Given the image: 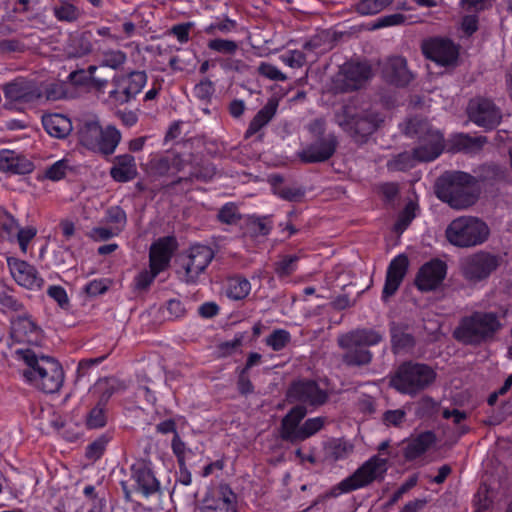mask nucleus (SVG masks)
<instances>
[{"label":"nucleus","instance_id":"3c124183","mask_svg":"<svg viewBox=\"0 0 512 512\" xmlns=\"http://www.w3.org/2000/svg\"><path fill=\"white\" fill-rule=\"evenodd\" d=\"M171 449L177 459V464L186 463L188 459L195 455L192 449L186 446V443L181 439L178 432H175L172 438Z\"/></svg>","mask_w":512,"mask_h":512},{"label":"nucleus","instance_id":"5fc2aeb1","mask_svg":"<svg viewBox=\"0 0 512 512\" xmlns=\"http://www.w3.org/2000/svg\"><path fill=\"white\" fill-rule=\"evenodd\" d=\"M306 194V190L302 186H280L276 188V195L289 202H299Z\"/></svg>","mask_w":512,"mask_h":512},{"label":"nucleus","instance_id":"4468645a","mask_svg":"<svg viewBox=\"0 0 512 512\" xmlns=\"http://www.w3.org/2000/svg\"><path fill=\"white\" fill-rule=\"evenodd\" d=\"M421 48L427 59L444 67L454 65L459 57V46L449 38H431L424 41Z\"/></svg>","mask_w":512,"mask_h":512},{"label":"nucleus","instance_id":"ddd939ff","mask_svg":"<svg viewBox=\"0 0 512 512\" xmlns=\"http://www.w3.org/2000/svg\"><path fill=\"white\" fill-rule=\"evenodd\" d=\"M288 397L297 405L317 408L328 401L329 395L316 381L306 379L293 382L288 389Z\"/></svg>","mask_w":512,"mask_h":512},{"label":"nucleus","instance_id":"e433bc0d","mask_svg":"<svg viewBox=\"0 0 512 512\" xmlns=\"http://www.w3.org/2000/svg\"><path fill=\"white\" fill-rule=\"evenodd\" d=\"M101 125L96 120H86L81 123L78 130L79 143L94 152V148L98 147L97 136L101 134Z\"/></svg>","mask_w":512,"mask_h":512},{"label":"nucleus","instance_id":"dca6fc26","mask_svg":"<svg viewBox=\"0 0 512 512\" xmlns=\"http://www.w3.org/2000/svg\"><path fill=\"white\" fill-rule=\"evenodd\" d=\"M199 512H238V497L227 484L210 489Z\"/></svg>","mask_w":512,"mask_h":512},{"label":"nucleus","instance_id":"9d476101","mask_svg":"<svg viewBox=\"0 0 512 512\" xmlns=\"http://www.w3.org/2000/svg\"><path fill=\"white\" fill-rule=\"evenodd\" d=\"M387 460L377 455L370 457L355 472L343 479L336 489L340 494L365 488L378 479H383L387 471Z\"/></svg>","mask_w":512,"mask_h":512},{"label":"nucleus","instance_id":"c85d7f7f","mask_svg":"<svg viewBox=\"0 0 512 512\" xmlns=\"http://www.w3.org/2000/svg\"><path fill=\"white\" fill-rule=\"evenodd\" d=\"M111 178L118 183H127L137 176V166L134 156L122 154L114 158V164L110 169Z\"/></svg>","mask_w":512,"mask_h":512},{"label":"nucleus","instance_id":"f8f14e48","mask_svg":"<svg viewBox=\"0 0 512 512\" xmlns=\"http://www.w3.org/2000/svg\"><path fill=\"white\" fill-rule=\"evenodd\" d=\"M371 76L372 70L369 64L347 62L341 67L335 79V87L341 92L355 91L363 87Z\"/></svg>","mask_w":512,"mask_h":512},{"label":"nucleus","instance_id":"774afa93","mask_svg":"<svg viewBox=\"0 0 512 512\" xmlns=\"http://www.w3.org/2000/svg\"><path fill=\"white\" fill-rule=\"evenodd\" d=\"M193 26L192 22L180 23L173 25L170 29V34L175 36L179 43L185 44L190 39V30Z\"/></svg>","mask_w":512,"mask_h":512},{"label":"nucleus","instance_id":"052dcab7","mask_svg":"<svg viewBox=\"0 0 512 512\" xmlns=\"http://www.w3.org/2000/svg\"><path fill=\"white\" fill-rule=\"evenodd\" d=\"M436 377L437 373L432 367L418 363V391L431 386Z\"/></svg>","mask_w":512,"mask_h":512},{"label":"nucleus","instance_id":"4c0bfd02","mask_svg":"<svg viewBox=\"0 0 512 512\" xmlns=\"http://www.w3.org/2000/svg\"><path fill=\"white\" fill-rule=\"evenodd\" d=\"M52 13L55 19L62 23H75L81 16V9L71 0H57L52 7Z\"/></svg>","mask_w":512,"mask_h":512},{"label":"nucleus","instance_id":"aec40b11","mask_svg":"<svg viewBox=\"0 0 512 512\" xmlns=\"http://www.w3.org/2000/svg\"><path fill=\"white\" fill-rule=\"evenodd\" d=\"M131 480L135 489L145 497H149L160 491V482L155 477L151 464L144 460H137L131 467Z\"/></svg>","mask_w":512,"mask_h":512},{"label":"nucleus","instance_id":"de8ad7c7","mask_svg":"<svg viewBox=\"0 0 512 512\" xmlns=\"http://www.w3.org/2000/svg\"><path fill=\"white\" fill-rule=\"evenodd\" d=\"M207 47L213 52L224 55H234L238 50V44L236 41L224 38L209 39Z\"/></svg>","mask_w":512,"mask_h":512},{"label":"nucleus","instance_id":"603ef678","mask_svg":"<svg viewBox=\"0 0 512 512\" xmlns=\"http://www.w3.org/2000/svg\"><path fill=\"white\" fill-rule=\"evenodd\" d=\"M416 216V202L410 201L405 209L399 214L397 221L394 224V231L396 233H403L409 224Z\"/></svg>","mask_w":512,"mask_h":512},{"label":"nucleus","instance_id":"a878e982","mask_svg":"<svg viewBox=\"0 0 512 512\" xmlns=\"http://www.w3.org/2000/svg\"><path fill=\"white\" fill-rule=\"evenodd\" d=\"M34 170V164L25 155L14 150H0V172L25 175Z\"/></svg>","mask_w":512,"mask_h":512},{"label":"nucleus","instance_id":"ea45409f","mask_svg":"<svg viewBox=\"0 0 512 512\" xmlns=\"http://www.w3.org/2000/svg\"><path fill=\"white\" fill-rule=\"evenodd\" d=\"M416 164V148L393 156L387 161V169L391 172L407 171Z\"/></svg>","mask_w":512,"mask_h":512},{"label":"nucleus","instance_id":"c03bdc74","mask_svg":"<svg viewBox=\"0 0 512 512\" xmlns=\"http://www.w3.org/2000/svg\"><path fill=\"white\" fill-rule=\"evenodd\" d=\"M105 220L117 232L121 233L127 224V214L125 210L118 206H110L105 213Z\"/></svg>","mask_w":512,"mask_h":512},{"label":"nucleus","instance_id":"c756f323","mask_svg":"<svg viewBox=\"0 0 512 512\" xmlns=\"http://www.w3.org/2000/svg\"><path fill=\"white\" fill-rule=\"evenodd\" d=\"M278 101L271 98L267 103L255 114L250 121L248 128L244 133L245 139H249L259 133L274 118L278 109Z\"/></svg>","mask_w":512,"mask_h":512},{"label":"nucleus","instance_id":"2eb2a0df","mask_svg":"<svg viewBox=\"0 0 512 512\" xmlns=\"http://www.w3.org/2000/svg\"><path fill=\"white\" fill-rule=\"evenodd\" d=\"M214 258L211 247L202 244L192 245L183 259L182 267L185 271L184 278L187 283H196Z\"/></svg>","mask_w":512,"mask_h":512},{"label":"nucleus","instance_id":"864d4df0","mask_svg":"<svg viewBox=\"0 0 512 512\" xmlns=\"http://www.w3.org/2000/svg\"><path fill=\"white\" fill-rule=\"evenodd\" d=\"M217 218L221 223L233 225L241 220V214L235 203L228 202L219 209Z\"/></svg>","mask_w":512,"mask_h":512},{"label":"nucleus","instance_id":"b1692460","mask_svg":"<svg viewBox=\"0 0 512 512\" xmlns=\"http://www.w3.org/2000/svg\"><path fill=\"white\" fill-rule=\"evenodd\" d=\"M382 76L387 83L397 87H405L413 77L402 56L389 57L382 67Z\"/></svg>","mask_w":512,"mask_h":512},{"label":"nucleus","instance_id":"393cba45","mask_svg":"<svg viewBox=\"0 0 512 512\" xmlns=\"http://www.w3.org/2000/svg\"><path fill=\"white\" fill-rule=\"evenodd\" d=\"M337 141L334 137L320 139L298 153L303 163H321L330 159L336 151Z\"/></svg>","mask_w":512,"mask_h":512},{"label":"nucleus","instance_id":"09e8293b","mask_svg":"<svg viewBox=\"0 0 512 512\" xmlns=\"http://www.w3.org/2000/svg\"><path fill=\"white\" fill-rule=\"evenodd\" d=\"M299 257L297 255H285L275 263V273L279 278L292 275L297 270Z\"/></svg>","mask_w":512,"mask_h":512},{"label":"nucleus","instance_id":"6e6d98bb","mask_svg":"<svg viewBox=\"0 0 512 512\" xmlns=\"http://www.w3.org/2000/svg\"><path fill=\"white\" fill-rule=\"evenodd\" d=\"M248 226L254 234L259 236H267L272 230V224L268 216H250Z\"/></svg>","mask_w":512,"mask_h":512},{"label":"nucleus","instance_id":"58836bf2","mask_svg":"<svg viewBox=\"0 0 512 512\" xmlns=\"http://www.w3.org/2000/svg\"><path fill=\"white\" fill-rule=\"evenodd\" d=\"M215 170L213 167H191L188 175L178 176L176 180L171 182V186H177L179 184H185L188 190L194 180L207 182L212 179Z\"/></svg>","mask_w":512,"mask_h":512},{"label":"nucleus","instance_id":"a211bd4d","mask_svg":"<svg viewBox=\"0 0 512 512\" xmlns=\"http://www.w3.org/2000/svg\"><path fill=\"white\" fill-rule=\"evenodd\" d=\"M409 268V260L405 254L395 256L389 263L382 289V301H388L396 294Z\"/></svg>","mask_w":512,"mask_h":512},{"label":"nucleus","instance_id":"79ce46f5","mask_svg":"<svg viewBox=\"0 0 512 512\" xmlns=\"http://www.w3.org/2000/svg\"><path fill=\"white\" fill-rule=\"evenodd\" d=\"M18 228L19 223L14 216L0 208V238L13 242Z\"/></svg>","mask_w":512,"mask_h":512},{"label":"nucleus","instance_id":"4d7b16f0","mask_svg":"<svg viewBox=\"0 0 512 512\" xmlns=\"http://www.w3.org/2000/svg\"><path fill=\"white\" fill-rule=\"evenodd\" d=\"M69 169V161L67 159H60L46 168L45 177L51 181H60L65 178Z\"/></svg>","mask_w":512,"mask_h":512},{"label":"nucleus","instance_id":"8fccbe9b","mask_svg":"<svg viewBox=\"0 0 512 512\" xmlns=\"http://www.w3.org/2000/svg\"><path fill=\"white\" fill-rule=\"evenodd\" d=\"M238 23L236 20L225 16L223 20L212 22L203 28V32L207 35H216L217 32L229 34L236 30Z\"/></svg>","mask_w":512,"mask_h":512},{"label":"nucleus","instance_id":"4be33fe9","mask_svg":"<svg viewBox=\"0 0 512 512\" xmlns=\"http://www.w3.org/2000/svg\"><path fill=\"white\" fill-rule=\"evenodd\" d=\"M7 265L13 279L20 286L30 290L41 287L43 279L37 269L27 261L10 257L7 259Z\"/></svg>","mask_w":512,"mask_h":512},{"label":"nucleus","instance_id":"a19ab883","mask_svg":"<svg viewBox=\"0 0 512 512\" xmlns=\"http://www.w3.org/2000/svg\"><path fill=\"white\" fill-rule=\"evenodd\" d=\"M251 291V284L248 279L242 276H234L228 280L227 296L233 300L246 298Z\"/></svg>","mask_w":512,"mask_h":512},{"label":"nucleus","instance_id":"6e6552de","mask_svg":"<svg viewBox=\"0 0 512 512\" xmlns=\"http://www.w3.org/2000/svg\"><path fill=\"white\" fill-rule=\"evenodd\" d=\"M148 76L145 71L131 70L116 73L111 80V89L107 92L106 102L120 106L134 100L146 86Z\"/></svg>","mask_w":512,"mask_h":512},{"label":"nucleus","instance_id":"f257e3e1","mask_svg":"<svg viewBox=\"0 0 512 512\" xmlns=\"http://www.w3.org/2000/svg\"><path fill=\"white\" fill-rule=\"evenodd\" d=\"M16 354L27 366L23 376L29 384L47 394L56 393L61 389L65 374L56 358L37 354L32 349H18Z\"/></svg>","mask_w":512,"mask_h":512},{"label":"nucleus","instance_id":"5701e85b","mask_svg":"<svg viewBox=\"0 0 512 512\" xmlns=\"http://www.w3.org/2000/svg\"><path fill=\"white\" fill-rule=\"evenodd\" d=\"M424 124L418 119V135ZM444 150V138L438 131H429L426 137L418 136V162H430L438 158Z\"/></svg>","mask_w":512,"mask_h":512},{"label":"nucleus","instance_id":"f3484780","mask_svg":"<svg viewBox=\"0 0 512 512\" xmlns=\"http://www.w3.org/2000/svg\"><path fill=\"white\" fill-rule=\"evenodd\" d=\"M468 116L474 124L487 130L496 128L501 121L499 109L491 100L485 98L470 101Z\"/></svg>","mask_w":512,"mask_h":512},{"label":"nucleus","instance_id":"423d86ee","mask_svg":"<svg viewBox=\"0 0 512 512\" xmlns=\"http://www.w3.org/2000/svg\"><path fill=\"white\" fill-rule=\"evenodd\" d=\"M338 124L357 143H366L369 137L382 125L385 116L374 109L357 112L351 105H344L336 114Z\"/></svg>","mask_w":512,"mask_h":512},{"label":"nucleus","instance_id":"49530a36","mask_svg":"<svg viewBox=\"0 0 512 512\" xmlns=\"http://www.w3.org/2000/svg\"><path fill=\"white\" fill-rule=\"evenodd\" d=\"M126 61L127 55L122 50H108L103 53L99 66L118 70Z\"/></svg>","mask_w":512,"mask_h":512},{"label":"nucleus","instance_id":"680f3d73","mask_svg":"<svg viewBox=\"0 0 512 512\" xmlns=\"http://www.w3.org/2000/svg\"><path fill=\"white\" fill-rule=\"evenodd\" d=\"M215 92L214 83L205 77L194 87V95L202 101H209Z\"/></svg>","mask_w":512,"mask_h":512},{"label":"nucleus","instance_id":"39448f33","mask_svg":"<svg viewBox=\"0 0 512 512\" xmlns=\"http://www.w3.org/2000/svg\"><path fill=\"white\" fill-rule=\"evenodd\" d=\"M383 334L373 328L354 329L338 339V345L345 350L342 360L347 366H364L372 361L373 354L368 347L378 345Z\"/></svg>","mask_w":512,"mask_h":512},{"label":"nucleus","instance_id":"473e14b6","mask_svg":"<svg viewBox=\"0 0 512 512\" xmlns=\"http://www.w3.org/2000/svg\"><path fill=\"white\" fill-rule=\"evenodd\" d=\"M42 124L45 131L52 137L63 139L72 130L70 119L62 114H47L42 117Z\"/></svg>","mask_w":512,"mask_h":512},{"label":"nucleus","instance_id":"20e7f679","mask_svg":"<svg viewBox=\"0 0 512 512\" xmlns=\"http://www.w3.org/2000/svg\"><path fill=\"white\" fill-rule=\"evenodd\" d=\"M308 413L304 405H295L282 417L279 426V437L292 445L300 444L321 431L328 420L325 416L305 417Z\"/></svg>","mask_w":512,"mask_h":512},{"label":"nucleus","instance_id":"f704fd0d","mask_svg":"<svg viewBox=\"0 0 512 512\" xmlns=\"http://www.w3.org/2000/svg\"><path fill=\"white\" fill-rule=\"evenodd\" d=\"M100 134V136H97L98 147L94 148V153L104 156L112 155L121 141L120 131L112 125L105 128L101 126Z\"/></svg>","mask_w":512,"mask_h":512},{"label":"nucleus","instance_id":"6ab92c4d","mask_svg":"<svg viewBox=\"0 0 512 512\" xmlns=\"http://www.w3.org/2000/svg\"><path fill=\"white\" fill-rule=\"evenodd\" d=\"M176 247V240L172 236H164L155 240L149 248V268L156 273L167 270Z\"/></svg>","mask_w":512,"mask_h":512},{"label":"nucleus","instance_id":"72a5a7b5","mask_svg":"<svg viewBox=\"0 0 512 512\" xmlns=\"http://www.w3.org/2000/svg\"><path fill=\"white\" fill-rule=\"evenodd\" d=\"M450 149L453 152L478 153L487 143L485 136H470L466 133H458L451 139Z\"/></svg>","mask_w":512,"mask_h":512},{"label":"nucleus","instance_id":"2f4dec72","mask_svg":"<svg viewBox=\"0 0 512 512\" xmlns=\"http://www.w3.org/2000/svg\"><path fill=\"white\" fill-rule=\"evenodd\" d=\"M11 324L12 333L18 341L34 342L38 340L41 329L30 316H18L12 320Z\"/></svg>","mask_w":512,"mask_h":512},{"label":"nucleus","instance_id":"1a4fd4ad","mask_svg":"<svg viewBox=\"0 0 512 512\" xmlns=\"http://www.w3.org/2000/svg\"><path fill=\"white\" fill-rule=\"evenodd\" d=\"M4 107L8 110L23 112L28 105L43 97L42 90L34 79L17 77L3 87Z\"/></svg>","mask_w":512,"mask_h":512},{"label":"nucleus","instance_id":"7c9ffc66","mask_svg":"<svg viewBox=\"0 0 512 512\" xmlns=\"http://www.w3.org/2000/svg\"><path fill=\"white\" fill-rule=\"evenodd\" d=\"M392 351L394 354L409 352L416 340L410 328L405 324L393 323L390 328Z\"/></svg>","mask_w":512,"mask_h":512},{"label":"nucleus","instance_id":"e2e57ef3","mask_svg":"<svg viewBox=\"0 0 512 512\" xmlns=\"http://www.w3.org/2000/svg\"><path fill=\"white\" fill-rule=\"evenodd\" d=\"M406 20V17L401 13H394L390 15H384L382 17L377 18L372 25L373 29H381L385 27H391L403 24Z\"/></svg>","mask_w":512,"mask_h":512},{"label":"nucleus","instance_id":"13d9d810","mask_svg":"<svg viewBox=\"0 0 512 512\" xmlns=\"http://www.w3.org/2000/svg\"><path fill=\"white\" fill-rule=\"evenodd\" d=\"M46 293L62 310L67 311L70 309V300L64 287L60 285H50Z\"/></svg>","mask_w":512,"mask_h":512},{"label":"nucleus","instance_id":"69168bd1","mask_svg":"<svg viewBox=\"0 0 512 512\" xmlns=\"http://www.w3.org/2000/svg\"><path fill=\"white\" fill-rule=\"evenodd\" d=\"M416 485V474L410 475L408 480L402 484L388 499L386 506L391 507L395 505L405 493H407L412 487Z\"/></svg>","mask_w":512,"mask_h":512},{"label":"nucleus","instance_id":"37998d69","mask_svg":"<svg viewBox=\"0 0 512 512\" xmlns=\"http://www.w3.org/2000/svg\"><path fill=\"white\" fill-rule=\"evenodd\" d=\"M183 169V160L179 156H164L156 163V170L160 175H172L182 172Z\"/></svg>","mask_w":512,"mask_h":512},{"label":"nucleus","instance_id":"c9c22d12","mask_svg":"<svg viewBox=\"0 0 512 512\" xmlns=\"http://www.w3.org/2000/svg\"><path fill=\"white\" fill-rule=\"evenodd\" d=\"M391 5L397 9H408L405 0H359L356 11L361 15H374Z\"/></svg>","mask_w":512,"mask_h":512},{"label":"nucleus","instance_id":"bb28decb","mask_svg":"<svg viewBox=\"0 0 512 512\" xmlns=\"http://www.w3.org/2000/svg\"><path fill=\"white\" fill-rule=\"evenodd\" d=\"M390 386L403 394H416V363H402L391 377Z\"/></svg>","mask_w":512,"mask_h":512},{"label":"nucleus","instance_id":"338daca9","mask_svg":"<svg viewBox=\"0 0 512 512\" xmlns=\"http://www.w3.org/2000/svg\"><path fill=\"white\" fill-rule=\"evenodd\" d=\"M36 229L33 227L18 228L15 240H17L22 252H26L28 244L36 236Z\"/></svg>","mask_w":512,"mask_h":512},{"label":"nucleus","instance_id":"0eeeda50","mask_svg":"<svg viewBox=\"0 0 512 512\" xmlns=\"http://www.w3.org/2000/svg\"><path fill=\"white\" fill-rule=\"evenodd\" d=\"M445 234L452 245L468 248L484 243L490 235V229L483 220L477 217L462 216L451 221Z\"/></svg>","mask_w":512,"mask_h":512},{"label":"nucleus","instance_id":"7ed1b4c3","mask_svg":"<svg viewBox=\"0 0 512 512\" xmlns=\"http://www.w3.org/2000/svg\"><path fill=\"white\" fill-rule=\"evenodd\" d=\"M501 328L497 313L474 311L460 320L453 336L464 345L478 346L492 341Z\"/></svg>","mask_w":512,"mask_h":512},{"label":"nucleus","instance_id":"cd10ccee","mask_svg":"<svg viewBox=\"0 0 512 512\" xmlns=\"http://www.w3.org/2000/svg\"><path fill=\"white\" fill-rule=\"evenodd\" d=\"M113 388L102 391L97 403L87 413L85 425L88 429H100L107 424V404L113 395Z\"/></svg>","mask_w":512,"mask_h":512},{"label":"nucleus","instance_id":"9b49d317","mask_svg":"<svg viewBox=\"0 0 512 512\" xmlns=\"http://www.w3.org/2000/svg\"><path fill=\"white\" fill-rule=\"evenodd\" d=\"M501 256L488 252L478 251L461 261V273L466 281L477 284L487 280L501 265Z\"/></svg>","mask_w":512,"mask_h":512},{"label":"nucleus","instance_id":"bf43d9fd","mask_svg":"<svg viewBox=\"0 0 512 512\" xmlns=\"http://www.w3.org/2000/svg\"><path fill=\"white\" fill-rule=\"evenodd\" d=\"M109 441L110 438L107 435L99 436L86 447V457L92 460L100 459Z\"/></svg>","mask_w":512,"mask_h":512},{"label":"nucleus","instance_id":"0e129e2a","mask_svg":"<svg viewBox=\"0 0 512 512\" xmlns=\"http://www.w3.org/2000/svg\"><path fill=\"white\" fill-rule=\"evenodd\" d=\"M258 71H259L260 75H262L272 81L284 82L287 80V76L280 69H278L275 65L270 64V63H265V62L261 63L258 68Z\"/></svg>","mask_w":512,"mask_h":512},{"label":"nucleus","instance_id":"412c9836","mask_svg":"<svg viewBox=\"0 0 512 512\" xmlns=\"http://www.w3.org/2000/svg\"><path fill=\"white\" fill-rule=\"evenodd\" d=\"M447 275V264L439 258H433L418 269V290L437 289Z\"/></svg>","mask_w":512,"mask_h":512},{"label":"nucleus","instance_id":"a18cd8bd","mask_svg":"<svg viewBox=\"0 0 512 512\" xmlns=\"http://www.w3.org/2000/svg\"><path fill=\"white\" fill-rule=\"evenodd\" d=\"M291 341V334L288 330L277 328L274 329L265 339V344L273 351L279 352L283 350Z\"/></svg>","mask_w":512,"mask_h":512},{"label":"nucleus","instance_id":"f03ea898","mask_svg":"<svg viewBox=\"0 0 512 512\" xmlns=\"http://www.w3.org/2000/svg\"><path fill=\"white\" fill-rule=\"evenodd\" d=\"M437 197L454 209H465L476 203L480 195L479 181L464 171H447L435 185Z\"/></svg>","mask_w":512,"mask_h":512}]
</instances>
